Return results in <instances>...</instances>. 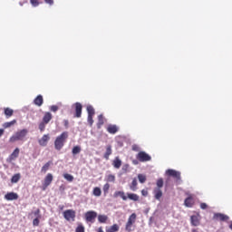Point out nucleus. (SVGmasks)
Returning <instances> with one entry per match:
<instances>
[{"label": "nucleus", "instance_id": "obj_4", "mask_svg": "<svg viewBox=\"0 0 232 232\" xmlns=\"http://www.w3.org/2000/svg\"><path fill=\"white\" fill-rule=\"evenodd\" d=\"M27 135L28 130L26 129H23L21 130L16 131L13 136H11L9 139V142L14 143L17 142V140H24Z\"/></svg>", "mask_w": 232, "mask_h": 232}, {"label": "nucleus", "instance_id": "obj_11", "mask_svg": "<svg viewBox=\"0 0 232 232\" xmlns=\"http://www.w3.org/2000/svg\"><path fill=\"white\" fill-rule=\"evenodd\" d=\"M74 109H75L74 117H76V119H81L82 115V104H81V102H75Z\"/></svg>", "mask_w": 232, "mask_h": 232}, {"label": "nucleus", "instance_id": "obj_26", "mask_svg": "<svg viewBox=\"0 0 232 232\" xmlns=\"http://www.w3.org/2000/svg\"><path fill=\"white\" fill-rule=\"evenodd\" d=\"M98 222H100V224H106V222H108V216L99 215L98 216Z\"/></svg>", "mask_w": 232, "mask_h": 232}, {"label": "nucleus", "instance_id": "obj_43", "mask_svg": "<svg viewBox=\"0 0 232 232\" xmlns=\"http://www.w3.org/2000/svg\"><path fill=\"white\" fill-rule=\"evenodd\" d=\"M32 6H37L39 5V0H30Z\"/></svg>", "mask_w": 232, "mask_h": 232}, {"label": "nucleus", "instance_id": "obj_32", "mask_svg": "<svg viewBox=\"0 0 232 232\" xmlns=\"http://www.w3.org/2000/svg\"><path fill=\"white\" fill-rule=\"evenodd\" d=\"M94 197H101L102 195V191L101 190V188L95 187L92 191Z\"/></svg>", "mask_w": 232, "mask_h": 232}, {"label": "nucleus", "instance_id": "obj_5", "mask_svg": "<svg viewBox=\"0 0 232 232\" xmlns=\"http://www.w3.org/2000/svg\"><path fill=\"white\" fill-rule=\"evenodd\" d=\"M135 222H137V214L132 213L129 218L128 221L125 225V230L127 232H131L133 231V224H135Z\"/></svg>", "mask_w": 232, "mask_h": 232}, {"label": "nucleus", "instance_id": "obj_47", "mask_svg": "<svg viewBox=\"0 0 232 232\" xmlns=\"http://www.w3.org/2000/svg\"><path fill=\"white\" fill-rule=\"evenodd\" d=\"M200 208H201L202 209H208V204H206V203H201V204H200Z\"/></svg>", "mask_w": 232, "mask_h": 232}, {"label": "nucleus", "instance_id": "obj_20", "mask_svg": "<svg viewBox=\"0 0 232 232\" xmlns=\"http://www.w3.org/2000/svg\"><path fill=\"white\" fill-rule=\"evenodd\" d=\"M112 166L113 168H115L116 169H119L121 168V166H122V160H121V159L119 157H116L113 161H112Z\"/></svg>", "mask_w": 232, "mask_h": 232}, {"label": "nucleus", "instance_id": "obj_45", "mask_svg": "<svg viewBox=\"0 0 232 232\" xmlns=\"http://www.w3.org/2000/svg\"><path fill=\"white\" fill-rule=\"evenodd\" d=\"M58 110H59V107H58L57 105H53V106H51V111L55 112V111H57Z\"/></svg>", "mask_w": 232, "mask_h": 232}, {"label": "nucleus", "instance_id": "obj_7", "mask_svg": "<svg viewBox=\"0 0 232 232\" xmlns=\"http://www.w3.org/2000/svg\"><path fill=\"white\" fill-rule=\"evenodd\" d=\"M95 218H97V212L94 210H89L84 214V219L87 224H93V222H95Z\"/></svg>", "mask_w": 232, "mask_h": 232}, {"label": "nucleus", "instance_id": "obj_40", "mask_svg": "<svg viewBox=\"0 0 232 232\" xmlns=\"http://www.w3.org/2000/svg\"><path fill=\"white\" fill-rule=\"evenodd\" d=\"M40 220H41V218H35L33 220V226H34V227L39 226Z\"/></svg>", "mask_w": 232, "mask_h": 232}, {"label": "nucleus", "instance_id": "obj_34", "mask_svg": "<svg viewBox=\"0 0 232 232\" xmlns=\"http://www.w3.org/2000/svg\"><path fill=\"white\" fill-rule=\"evenodd\" d=\"M72 153V155H79V153H81V146H74Z\"/></svg>", "mask_w": 232, "mask_h": 232}, {"label": "nucleus", "instance_id": "obj_3", "mask_svg": "<svg viewBox=\"0 0 232 232\" xmlns=\"http://www.w3.org/2000/svg\"><path fill=\"white\" fill-rule=\"evenodd\" d=\"M68 139V131H63L60 136L56 138L54 140V148L58 151H61L63 148L64 147V142H66V140Z\"/></svg>", "mask_w": 232, "mask_h": 232}, {"label": "nucleus", "instance_id": "obj_52", "mask_svg": "<svg viewBox=\"0 0 232 232\" xmlns=\"http://www.w3.org/2000/svg\"><path fill=\"white\" fill-rule=\"evenodd\" d=\"M132 163H133L135 166H137V164H139V161H138L137 160H134L132 161Z\"/></svg>", "mask_w": 232, "mask_h": 232}, {"label": "nucleus", "instance_id": "obj_1", "mask_svg": "<svg viewBox=\"0 0 232 232\" xmlns=\"http://www.w3.org/2000/svg\"><path fill=\"white\" fill-rule=\"evenodd\" d=\"M162 188H164V179L160 178L156 181V187L153 188L152 195L155 200H160L164 193L162 192Z\"/></svg>", "mask_w": 232, "mask_h": 232}, {"label": "nucleus", "instance_id": "obj_24", "mask_svg": "<svg viewBox=\"0 0 232 232\" xmlns=\"http://www.w3.org/2000/svg\"><path fill=\"white\" fill-rule=\"evenodd\" d=\"M19 180H21V173L14 174L11 179L12 184H17Z\"/></svg>", "mask_w": 232, "mask_h": 232}, {"label": "nucleus", "instance_id": "obj_27", "mask_svg": "<svg viewBox=\"0 0 232 232\" xmlns=\"http://www.w3.org/2000/svg\"><path fill=\"white\" fill-rule=\"evenodd\" d=\"M138 184H139V183L137 182V179H133L131 184L130 185V189L131 191H137V189H138V188H137Z\"/></svg>", "mask_w": 232, "mask_h": 232}, {"label": "nucleus", "instance_id": "obj_35", "mask_svg": "<svg viewBox=\"0 0 232 232\" xmlns=\"http://www.w3.org/2000/svg\"><path fill=\"white\" fill-rule=\"evenodd\" d=\"M138 179H139V182H140V184H144V182H146V175L139 174Z\"/></svg>", "mask_w": 232, "mask_h": 232}, {"label": "nucleus", "instance_id": "obj_23", "mask_svg": "<svg viewBox=\"0 0 232 232\" xmlns=\"http://www.w3.org/2000/svg\"><path fill=\"white\" fill-rule=\"evenodd\" d=\"M14 124H17V120H13L11 121H6L3 124V128H12V126H14Z\"/></svg>", "mask_w": 232, "mask_h": 232}, {"label": "nucleus", "instance_id": "obj_41", "mask_svg": "<svg viewBox=\"0 0 232 232\" xmlns=\"http://www.w3.org/2000/svg\"><path fill=\"white\" fill-rule=\"evenodd\" d=\"M87 121L90 126H93V115H88Z\"/></svg>", "mask_w": 232, "mask_h": 232}, {"label": "nucleus", "instance_id": "obj_39", "mask_svg": "<svg viewBox=\"0 0 232 232\" xmlns=\"http://www.w3.org/2000/svg\"><path fill=\"white\" fill-rule=\"evenodd\" d=\"M75 232H84V226H82V224L78 225V227L75 229Z\"/></svg>", "mask_w": 232, "mask_h": 232}, {"label": "nucleus", "instance_id": "obj_14", "mask_svg": "<svg viewBox=\"0 0 232 232\" xmlns=\"http://www.w3.org/2000/svg\"><path fill=\"white\" fill-rule=\"evenodd\" d=\"M214 218L215 220H220L221 222H227V220H229V217L222 213H216Z\"/></svg>", "mask_w": 232, "mask_h": 232}, {"label": "nucleus", "instance_id": "obj_48", "mask_svg": "<svg viewBox=\"0 0 232 232\" xmlns=\"http://www.w3.org/2000/svg\"><path fill=\"white\" fill-rule=\"evenodd\" d=\"M44 2L46 3V5H50V6L53 5V0H44Z\"/></svg>", "mask_w": 232, "mask_h": 232}, {"label": "nucleus", "instance_id": "obj_55", "mask_svg": "<svg viewBox=\"0 0 232 232\" xmlns=\"http://www.w3.org/2000/svg\"><path fill=\"white\" fill-rule=\"evenodd\" d=\"M64 208V207H61V209H63Z\"/></svg>", "mask_w": 232, "mask_h": 232}, {"label": "nucleus", "instance_id": "obj_54", "mask_svg": "<svg viewBox=\"0 0 232 232\" xmlns=\"http://www.w3.org/2000/svg\"><path fill=\"white\" fill-rule=\"evenodd\" d=\"M191 232H198V230L197 228H193Z\"/></svg>", "mask_w": 232, "mask_h": 232}, {"label": "nucleus", "instance_id": "obj_46", "mask_svg": "<svg viewBox=\"0 0 232 232\" xmlns=\"http://www.w3.org/2000/svg\"><path fill=\"white\" fill-rule=\"evenodd\" d=\"M141 195H142L143 197H148V190L142 189V190H141Z\"/></svg>", "mask_w": 232, "mask_h": 232}, {"label": "nucleus", "instance_id": "obj_8", "mask_svg": "<svg viewBox=\"0 0 232 232\" xmlns=\"http://www.w3.org/2000/svg\"><path fill=\"white\" fill-rule=\"evenodd\" d=\"M52 182H53V175L52 173H48L44 179V182L42 185V190L46 191V189L48 188V186H50Z\"/></svg>", "mask_w": 232, "mask_h": 232}, {"label": "nucleus", "instance_id": "obj_21", "mask_svg": "<svg viewBox=\"0 0 232 232\" xmlns=\"http://www.w3.org/2000/svg\"><path fill=\"white\" fill-rule=\"evenodd\" d=\"M52 119H53L52 112H45L43 118V122H44L45 124H48L50 121H52Z\"/></svg>", "mask_w": 232, "mask_h": 232}, {"label": "nucleus", "instance_id": "obj_18", "mask_svg": "<svg viewBox=\"0 0 232 232\" xmlns=\"http://www.w3.org/2000/svg\"><path fill=\"white\" fill-rule=\"evenodd\" d=\"M48 140H50V136L48 134H44L41 140H39L40 146H46L48 144Z\"/></svg>", "mask_w": 232, "mask_h": 232}, {"label": "nucleus", "instance_id": "obj_36", "mask_svg": "<svg viewBox=\"0 0 232 232\" xmlns=\"http://www.w3.org/2000/svg\"><path fill=\"white\" fill-rule=\"evenodd\" d=\"M107 182H115V175L113 174H109L107 176Z\"/></svg>", "mask_w": 232, "mask_h": 232}, {"label": "nucleus", "instance_id": "obj_9", "mask_svg": "<svg viewBox=\"0 0 232 232\" xmlns=\"http://www.w3.org/2000/svg\"><path fill=\"white\" fill-rule=\"evenodd\" d=\"M136 159L140 162H150V160H151V156H150V154L146 153V151H140L136 155Z\"/></svg>", "mask_w": 232, "mask_h": 232}, {"label": "nucleus", "instance_id": "obj_37", "mask_svg": "<svg viewBox=\"0 0 232 232\" xmlns=\"http://www.w3.org/2000/svg\"><path fill=\"white\" fill-rule=\"evenodd\" d=\"M33 215H34L35 218H41V209L37 208L33 212Z\"/></svg>", "mask_w": 232, "mask_h": 232}, {"label": "nucleus", "instance_id": "obj_38", "mask_svg": "<svg viewBox=\"0 0 232 232\" xmlns=\"http://www.w3.org/2000/svg\"><path fill=\"white\" fill-rule=\"evenodd\" d=\"M46 124H47V123H44V121H42V122L39 124V130H40V131H44V130L46 129Z\"/></svg>", "mask_w": 232, "mask_h": 232}, {"label": "nucleus", "instance_id": "obj_53", "mask_svg": "<svg viewBox=\"0 0 232 232\" xmlns=\"http://www.w3.org/2000/svg\"><path fill=\"white\" fill-rule=\"evenodd\" d=\"M97 232H104V230H102V227H100L97 230Z\"/></svg>", "mask_w": 232, "mask_h": 232}, {"label": "nucleus", "instance_id": "obj_42", "mask_svg": "<svg viewBox=\"0 0 232 232\" xmlns=\"http://www.w3.org/2000/svg\"><path fill=\"white\" fill-rule=\"evenodd\" d=\"M108 191H110V185L108 183H106L104 186H103V192L104 193H108Z\"/></svg>", "mask_w": 232, "mask_h": 232}, {"label": "nucleus", "instance_id": "obj_6", "mask_svg": "<svg viewBox=\"0 0 232 232\" xmlns=\"http://www.w3.org/2000/svg\"><path fill=\"white\" fill-rule=\"evenodd\" d=\"M63 215V218H65L67 222H75V217H76L75 210L73 209L64 210Z\"/></svg>", "mask_w": 232, "mask_h": 232}, {"label": "nucleus", "instance_id": "obj_28", "mask_svg": "<svg viewBox=\"0 0 232 232\" xmlns=\"http://www.w3.org/2000/svg\"><path fill=\"white\" fill-rule=\"evenodd\" d=\"M5 111V115L7 119H10V117H12V115H14V110L10 109V108H5L4 110Z\"/></svg>", "mask_w": 232, "mask_h": 232}, {"label": "nucleus", "instance_id": "obj_19", "mask_svg": "<svg viewBox=\"0 0 232 232\" xmlns=\"http://www.w3.org/2000/svg\"><path fill=\"white\" fill-rule=\"evenodd\" d=\"M44 102V100L43 99V95H38L34 100V103L35 104V106H43Z\"/></svg>", "mask_w": 232, "mask_h": 232}, {"label": "nucleus", "instance_id": "obj_17", "mask_svg": "<svg viewBox=\"0 0 232 232\" xmlns=\"http://www.w3.org/2000/svg\"><path fill=\"white\" fill-rule=\"evenodd\" d=\"M107 131H108V133H111V135H115V133H117L119 131V128L117 127V125H109L107 127Z\"/></svg>", "mask_w": 232, "mask_h": 232}, {"label": "nucleus", "instance_id": "obj_25", "mask_svg": "<svg viewBox=\"0 0 232 232\" xmlns=\"http://www.w3.org/2000/svg\"><path fill=\"white\" fill-rule=\"evenodd\" d=\"M120 229L119 225L117 224H113L112 226H111L110 227L106 228V232H118Z\"/></svg>", "mask_w": 232, "mask_h": 232}, {"label": "nucleus", "instance_id": "obj_22", "mask_svg": "<svg viewBox=\"0 0 232 232\" xmlns=\"http://www.w3.org/2000/svg\"><path fill=\"white\" fill-rule=\"evenodd\" d=\"M19 148L14 149L12 154L9 156V160H15L19 157Z\"/></svg>", "mask_w": 232, "mask_h": 232}, {"label": "nucleus", "instance_id": "obj_30", "mask_svg": "<svg viewBox=\"0 0 232 232\" xmlns=\"http://www.w3.org/2000/svg\"><path fill=\"white\" fill-rule=\"evenodd\" d=\"M102 125H104V116L102 114H100L98 116V123H97V127L101 128Z\"/></svg>", "mask_w": 232, "mask_h": 232}, {"label": "nucleus", "instance_id": "obj_2", "mask_svg": "<svg viewBox=\"0 0 232 232\" xmlns=\"http://www.w3.org/2000/svg\"><path fill=\"white\" fill-rule=\"evenodd\" d=\"M119 197L121 198V199H123L124 201L128 200H133V202H139V195L135 194V193H126L122 190H117L114 192L113 194V198H119Z\"/></svg>", "mask_w": 232, "mask_h": 232}, {"label": "nucleus", "instance_id": "obj_44", "mask_svg": "<svg viewBox=\"0 0 232 232\" xmlns=\"http://www.w3.org/2000/svg\"><path fill=\"white\" fill-rule=\"evenodd\" d=\"M63 126L66 128V130H68V128L70 127V121L68 120H64Z\"/></svg>", "mask_w": 232, "mask_h": 232}, {"label": "nucleus", "instance_id": "obj_12", "mask_svg": "<svg viewBox=\"0 0 232 232\" xmlns=\"http://www.w3.org/2000/svg\"><path fill=\"white\" fill-rule=\"evenodd\" d=\"M190 224L191 226H194V227H197L200 226V215H193L190 217Z\"/></svg>", "mask_w": 232, "mask_h": 232}, {"label": "nucleus", "instance_id": "obj_49", "mask_svg": "<svg viewBox=\"0 0 232 232\" xmlns=\"http://www.w3.org/2000/svg\"><path fill=\"white\" fill-rule=\"evenodd\" d=\"M128 168H130V165L125 164V165L122 167V170H123V171H128Z\"/></svg>", "mask_w": 232, "mask_h": 232}, {"label": "nucleus", "instance_id": "obj_51", "mask_svg": "<svg viewBox=\"0 0 232 232\" xmlns=\"http://www.w3.org/2000/svg\"><path fill=\"white\" fill-rule=\"evenodd\" d=\"M132 150H133V151H137L138 147L136 145H134V146H132Z\"/></svg>", "mask_w": 232, "mask_h": 232}, {"label": "nucleus", "instance_id": "obj_33", "mask_svg": "<svg viewBox=\"0 0 232 232\" xmlns=\"http://www.w3.org/2000/svg\"><path fill=\"white\" fill-rule=\"evenodd\" d=\"M87 113L88 115H95V109H93V106H87Z\"/></svg>", "mask_w": 232, "mask_h": 232}, {"label": "nucleus", "instance_id": "obj_31", "mask_svg": "<svg viewBox=\"0 0 232 232\" xmlns=\"http://www.w3.org/2000/svg\"><path fill=\"white\" fill-rule=\"evenodd\" d=\"M63 179H65V180H67V182H73V176L69 174V173H63Z\"/></svg>", "mask_w": 232, "mask_h": 232}, {"label": "nucleus", "instance_id": "obj_50", "mask_svg": "<svg viewBox=\"0 0 232 232\" xmlns=\"http://www.w3.org/2000/svg\"><path fill=\"white\" fill-rule=\"evenodd\" d=\"M5 135V129H0V137H3Z\"/></svg>", "mask_w": 232, "mask_h": 232}, {"label": "nucleus", "instance_id": "obj_13", "mask_svg": "<svg viewBox=\"0 0 232 232\" xmlns=\"http://www.w3.org/2000/svg\"><path fill=\"white\" fill-rule=\"evenodd\" d=\"M184 206H186V208H191L192 206H195V198L193 195L190 194L187 198H185Z\"/></svg>", "mask_w": 232, "mask_h": 232}, {"label": "nucleus", "instance_id": "obj_29", "mask_svg": "<svg viewBox=\"0 0 232 232\" xmlns=\"http://www.w3.org/2000/svg\"><path fill=\"white\" fill-rule=\"evenodd\" d=\"M50 166H52V161H48L47 163H45L43 167H42V173H46V171H48L50 169Z\"/></svg>", "mask_w": 232, "mask_h": 232}, {"label": "nucleus", "instance_id": "obj_15", "mask_svg": "<svg viewBox=\"0 0 232 232\" xmlns=\"http://www.w3.org/2000/svg\"><path fill=\"white\" fill-rule=\"evenodd\" d=\"M5 200H17L19 198V195L15 192H8L5 196Z\"/></svg>", "mask_w": 232, "mask_h": 232}, {"label": "nucleus", "instance_id": "obj_16", "mask_svg": "<svg viewBox=\"0 0 232 232\" xmlns=\"http://www.w3.org/2000/svg\"><path fill=\"white\" fill-rule=\"evenodd\" d=\"M111 153H113V150H111V145H107L105 153L103 155L104 159L106 160H110V155H111Z\"/></svg>", "mask_w": 232, "mask_h": 232}, {"label": "nucleus", "instance_id": "obj_10", "mask_svg": "<svg viewBox=\"0 0 232 232\" xmlns=\"http://www.w3.org/2000/svg\"><path fill=\"white\" fill-rule=\"evenodd\" d=\"M166 173L169 177H173V179H176L177 184H180V182L182 181L180 178V172L169 169L166 171Z\"/></svg>", "mask_w": 232, "mask_h": 232}]
</instances>
